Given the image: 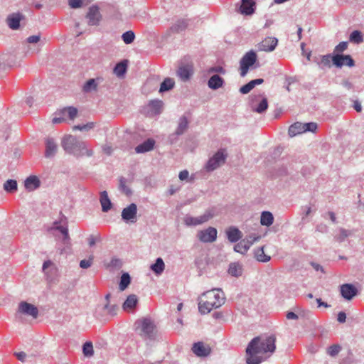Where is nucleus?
<instances>
[{
    "mask_svg": "<svg viewBox=\"0 0 364 364\" xmlns=\"http://www.w3.org/2000/svg\"><path fill=\"white\" fill-rule=\"evenodd\" d=\"M275 335H262L254 338L246 348L247 364H259L264 360L262 355L272 354L276 349Z\"/></svg>",
    "mask_w": 364,
    "mask_h": 364,
    "instance_id": "f257e3e1",
    "label": "nucleus"
},
{
    "mask_svg": "<svg viewBox=\"0 0 364 364\" xmlns=\"http://www.w3.org/2000/svg\"><path fill=\"white\" fill-rule=\"evenodd\" d=\"M225 295L219 289H214L203 293L198 303L201 314H208L211 310L220 307L225 303Z\"/></svg>",
    "mask_w": 364,
    "mask_h": 364,
    "instance_id": "f03ea898",
    "label": "nucleus"
},
{
    "mask_svg": "<svg viewBox=\"0 0 364 364\" xmlns=\"http://www.w3.org/2000/svg\"><path fill=\"white\" fill-rule=\"evenodd\" d=\"M62 146L68 153H72L77 156L86 154L88 156L92 155V151L86 147L83 141H79L72 135L65 136L62 140Z\"/></svg>",
    "mask_w": 364,
    "mask_h": 364,
    "instance_id": "7ed1b4c3",
    "label": "nucleus"
},
{
    "mask_svg": "<svg viewBox=\"0 0 364 364\" xmlns=\"http://www.w3.org/2000/svg\"><path fill=\"white\" fill-rule=\"evenodd\" d=\"M137 329L144 338H152L156 333V325L151 318H144L137 322Z\"/></svg>",
    "mask_w": 364,
    "mask_h": 364,
    "instance_id": "20e7f679",
    "label": "nucleus"
},
{
    "mask_svg": "<svg viewBox=\"0 0 364 364\" xmlns=\"http://www.w3.org/2000/svg\"><path fill=\"white\" fill-rule=\"evenodd\" d=\"M317 127V124L315 122H296L289 127L288 132L290 136H294L306 132H314Z\"/></svg>",
    "mask_w": 364,
    "mask_h": 364,
    "instance_id": "39448f33",
    "label": "nucleus"
},
{
    "mask_svg": "<svg viewBox=\"0 0 364 364\" xmlns=\"http://www.w3.org/2000/svg\"><path fill=\"white\" fill-rule=\"evenodd\" d=\"M257 60L256 53L251 50L247 52L240 60V75L245 77L250 66L253 65Z\"/></svg>",
    "mask_w": 364,
    "mask_h": 364,
    "instance_id": "423d86ee",
    "label": "nucleus"
},
{
    "mask_svg": "<svg viewBox=\"0 0 364 364\" xmlns=\"http://www.w3.org/2000/svg\"><path fill=\"white\" fill-rule=\"evenodd\" d=\"M225 159L226 156L224 154L223 151H218L208 160L205 166L206 170L208 171H212L216 169L225 163Z\"/></svg>",
    "mask_w": 364,
    "mask_h": 364,
    "instance_id": "0eeeda50",
    "label": "nucleus"
},
{
    "mask_svg": "<svg viewBox=\"0 0 364 364\" xmlns=\"http://www.w3.org/2000/svg\"><path fill=\"white\" fill-rule=\"evenodd\" d=\"M217 230L215 228L209 227L207 229L198 232V239L204 243L213 242L217 238Z\"/></svg>",
    "mask_w": 364,
    "mask_h": 364,
    "instance_id": "6e6552de",
    "label": "nucleus"
},
{
    "mask_svg": "<svg viewBox=\"0 0 364 364\" xmlns=\"http://www.w3.org/2000/svg\"><path fill=\"white\" fill-rule=\"evenodd\" d=\"M213 214L210 211H206L203 215L198 217L187 215L184 218L183 221L184 223L188 226H196L208 221L210 218H213Z\"/></svg>",
    "mask_w": 364,
    "mask_h": 364,
    "instance_id": "1a4fd4ad",
    "label": "nucleus"
},
{
    "mask_svg": "<svg viewBox=\"0 0 364 364\" xmlns=\"http://www.w3.org/2000/svg\"><path fill=\"white\" fill-rule=\"evenodd\" d=\"M18 312L32 316L33 318H36L38 315V310L34 305L27 303L26 301H22L18 305Z\"/></svg>",
    "mask_w": 364,
    "mask_h": 364,
    "instance_id": "9d476101",
    "label": "nucleus"
},
{
    "mask_svg": "<svg viewBox=\"0 0 364 364\" xmlns=\"http://www.w3.org/2000/svg\"><path fill=\"white\" fill-rule=\"evenodd\" d=\"M332 62L338 68H341L343 65L348 67L354 66V60L349 55H336L332 57Z\"/></svg>",
    "mask_w": 364,
    "mask_h": 364,
    "instance_id": "9b49d317",
    "label": "nucleus"
},
{
    "mask_svg": "<svg viewBox=\"0 0 364 364\" xmlns=\"http://www.w3.org/2000/svg\"><path fill=\"white\" fill-rule=\"evenodd\" d=\"M192 350L197 356L205 357L210 353L211 348L209 345L203 342H197L193 345Z\"/></svg>",
    "mask_w": 364,
    "mask_h": 364,
    "instance_id": "f8f14e48",
    "label": "nucleus"
},
{
    "mask_svg": "<svg viewBox=\"0 0 364 364\" xmlns=\"http://www.w3.org/2000/svg\"><path fill=\"white\" fill-rule=\"evenodd\" d=\"M277 43L278 41L276 38L267 37L260 43H259V50L271 52L275 49Z\"/></svg>",
    "mask_w": 364,
    "mask_h": 364,
    "instance_id": "ddd939ff",
    "label": "nucleus"
},
{
    "mask_svg": "<svg viewBox=\"0 0 364 364\" xmlns=\"http://www.w3.org/2000/svg\"><path fill=\"white\" fill-rule=\"evenodd\" d=\"M255 2L253 0H242L239 8V13L245 16H250L254 14Z\"/></svg>",
    "mask_w": 364,
    "mask_h": 364,
    "instance_id": "4468645a",
    "label": "nucleus"
},
{
    "mask_svg": "<svg viewBox=\"0 0 364 364\" xmlns=\"http://www.w3.org/2000/svg\"><path fill=\"white\" fill-rule=\"evenodd\" d=\"M341 294L346 300L352 299L357 294V289L353 285L345 284L341 286Z\"/></svg>",
    "mask_w": 364,
    "mask_h": 364,
    "instance_id": "2eb2a0df",
    "label": "nucleus"
},
{
    "mask_svg": "<svg viewBox=\"0 0 364 364\" xmlns=\"http://www.w3.org/2000/svg\"><path fill=\"white\" fill-rule=\"evenodd\" d=\"M89 23L90 25H97L101 18V15L99 11V8L96 6H92L89 9V11L87 14Z\"/></svg>",
    "mask_w": 364,
    "mask_h": 364,
    "instance_id": "dca6fc26",
    "label": "nucleus"
},
{
    "mask_svg": "<svg viewBox=\"0 0 364 364\" xmlns=\"http://www.w3.org/2000/svg\"><path fill=\"white\" fill-rule=\"evenodd\" d=\"M193 66L190 65L179 67L177 71V75L183 81H187L193 74Z\"/></svg>",
    "mask_w": 364,
    "mask_h": 364,
    "instance_id": "f3484780",
    "label": "nucleus"
},
{
    "mask_svg": "<svg viewBox=\"0 0 364 364\" xmlns=\"http://www.w3.org/2000/svg\"><path fill=\"white\" fill-rule=\"evenodd\" d=\"M137 208L136 204L131 203L129 206L124 208L122 212V217L125 220L134 219L136 216Z\"/></svg>",
    "mask_w": 364,
    "mask_h": 364,
    "instance_id": "a211bd4d",
    "label": "nucleus"
},
{
    "mask_svg": "<svg viewBox=\"0 0 364 364\" xmlns=\"http://www.w3.org/2000/svg\"><path fill=\"white\" fill-rule=\"evenodd\" d=\"M225 232L228 240L231 242H236L242 237V232L233 226L228 228Z\"/></svg>",
    "mask_w": 364,
    "mask_h": 364,
    "instance_id": "6ab92c4d",
    "label": "nucleus"
},
{
    "mask_svg": "<svg viewBox=\"0 0 364 364\" xmlns=\"http://www.w3.org/2000/svg\"><path fill=\"white\" fill-rule=\"evenodd\" d=\"M138 303L137 296L134 294H131L127 296V299L122 304V309L127 311H132Z\"/></svg>",
    "mask_w": 364,
    "mask_h": 364,
    "instance_id": "aec40b11",
    "label": "nucleus"
},
{
    "mask_svg": "<svg viewBox=\"0 0 364 364\" xmlns=\"http://www.w3.org/2000/svg\"><path fill=\"white\" fill-rule=\"evenodd\" d=\"M58 150V146L52 139H47L46 141L45 156L48 158L53 156Z\"/></svg>",
    "mask_w": 364,
    "mask_h": 364,
    "instance_id": "412c9836",
    "label": "nucleus"
},
{
    "mask_svg": "<svg viewBox=\"0 0 364 364\" xmlns=\"http://www.w3.org/2000/svg\"><path fill=\"white\" fill-rule=\"evenodd\" d=\"M20 14H12L7 18V23L10 28L13 30L18 29L20 26V21L21 20Z\"/></svg>",
    "mask_w": 364,
    "mask_h": 364,
    "instance_id": "4be33fe9",
    "label": "nucleus"
},
{
    "mask_svg": "<svg viewBox=\"0 0 364 364\" xmlns=\"http://www.w3.org/2000/svg\"><path fill=\"white\" fill-rule=\"evenodd\" d=\"M155 144V141L151 139H149L146 141L143 142L142 144L138 145L135 148V151L136 153H144L154 149Z\"/></svg>",
    "mask_w": 364,
    "mask_h": 364,
    "instance_id": "5701e85b",
    "label": "nucleus"
},
{
    "mask_svg": "<svg viewBox=\"0 0 364 364\" xmlns=\"http://www.w3.org/2000/svg\"><path fill=\"white\" fill-rule=\"evenodd\" d=\"M41 182L36 176H31L25 181V187L28 191H33L40 186Z\"/></svg>",
    "mask_w": 364,
    "mask_h": 364,
    "instance_id": "b1692460",
    "label": "nucleus"
},
{
    "mask_svg": "<svg viewBox=\"0 0 364 364\" xmlns=\"http://www.w3.org/2000/svg\"><path fill=\"white\" fill-rule=\"evenodd\" d=\"M264 82V80L262 78L255 79L251 80L246 85H243L240 87V92L242 94L249 93L256 85H261Z\"/></svg>",
    "mask_w": 364,
    "mask_h": 364,
    "instance_id": "393cba45",
    "label": "nucleus"
},
{
    "mask_svg": "<svg viewBox=\"0 0 364 364\" xmlns=\"http://www.w3.org/2000/svg\"><path fill=\"white\" fill-rule=\"evenodd\" d=\"M224 83L223 79L218 75H214L208 80V85L210 89L217 90L222 87Z\"/></svg>",
    "mask_w": 364,
    "mask_h": 364,
    "instance_id": "a878e982",
    "label": "nucleus"
},
{
    "mask_svg": "<svg viewBox=\"0 0 364 364\" xmlns=\"http://www.w3.org/2000/svg\"><path fill=\"white\" fill-rule=\"evenodd\" d=\"M100 201L102 205V210L103 212H107L111 209L112 203L108 197L107 191H104L100 193Z\"/></svg>",
    "mask_w": 364,
    "mask_h": 364,
    "instance_id": "bb28decb",
    "label": "nucleus"
},
{
    "mask_svg": "<svg viewBox=\"0 0 364 364\" xmlns=\"http://www.w3.org/2000/svg\"><path fill=\"white\" fill-rule=\"evenodd\" d=\"M255 259L261 262H267L270 260V256L266 255L264 251V247H258L255 250Z\"/></svg>",
    "mask_w": 364,
    "mask_h": 364,
    "instance_id": "cd10ccee",
    "label": "nucleus"
},
{
    "mask_svg": "<svg viewBox=\"0 0 364 364\" xmlns=\"http://www.w3.org/2000/svg\"><path fill=\"white\" fill-rule=\"evenodd\" d=\"M127 60H123L119 63H117L114 68V74L118 76L121 77L127 71Z\"/></svg>",
    "mask_w": 364,
    "mask_h": 364,
    "instance_id": "c85d7f7f",
    "label": "nucleus"
},
{
    "mask_svg": "<svg viewBox=\"0 0 364 364\" xmlns=\"http://www.w3.org/2000/svg\"><path fill=\"white\" fill-rule=\"evenodd\" d=\"M274 221V217L270 212L264 211L261 215L260 223L262 225L270 226Z\"/></svg>",
    "mask_w": 364,
    "mask_h": 364,
    "instance_id": "c756f323",
    "label": "nucleus"
},
{
    "mask_svg": "<svg viewBox=\"0 0 364 364\" xmlns=\"http://www.w3.org/2000/svg\"><path fill=\"white\" fill-rule=\"evenodd\" d=\"M228 272L234 277H239L242 273V267L239 263H232L230 264Z\"/></svg>",
    "mask_w": 364,
    "mask_h": 364,
    "instance_id": "7c9ffc66",
    "label": "nucleus"
},
{
    "mask_svg": "<svg viewBox=\"0 0 364 364\" xmlns=\"http://www.w3.org/2000/svg\"><path fill=\"white\" fill-rule=\"evenodd\" d=\"M165 264L161 258H158L156 262L151 266V269L156 274H160L164 270Z\"/></svg>",
    "mask_w": 364,
    "mask_h": 364,
    "instance_id": "2f4dec72",
    "label": "nucleus"
},
{
    "mask_svg": "<svg viewBox=\"0 0 364 364\" xmlns=\"http://www.w3.org/2000/svg\"><path fill=\"white\" fill-rule=\"evenodd\" d=\"M63 116H68L70 119H74L77 114V109L74 107H65L61 110Z\"/></svg>",
    "mask_w": 364,
    "mask_h": 364,
    "instance_id": "473e14b6",
    "label": "nucleus"
},
{
    "mask_svg": "<svg viewBox=\"0 0 364 364\" xmlns=\"http://www.w3.org/2000/svg\"><path fill=\"white\" fill-rule=\"evenodd\" d=\"M188 119L186 117H182L179 119L178 126L176 130V134L177 135L182 134L188 128Z\"/></svg>",
    "mask_w": 364,
    "mask_h": 364,
    "instance_id": "72a5a7b5",
    "label": "nucleus"
},
{
    "mask_svg": "<svg viewBox=\"0 0 364 364\" xmlns=\"http://www.w3.org/2000/svg\"><path fill=\"white\" fill-rule=\"evenodd\" d=\"M174 81L171 78H166L161 84L159 92H163L172 89L174 86Z\"/></svg>",
    "mask_w": 364,
    "mask_h": 364,
    "instance_id": "f704fd0d",
    "label": "nucleus"
},
{
    "mask_svg": "<svg viewBox=\"0 0 364 364\" xmlns=\"http://www.w3.org/2000/svg\"><path fill=\"white\" fill-rule=\"evenodd\" d=\"M260 236H252L250 235L248 237L242 240V242H244L243 245L247 251L250 249V247L257 241L259 240Z\"/></svg>",
    "mask_w": 364,
    "mask_h": 364,
    "instance_id": "c9c22d12",
    "label": "nucleus"
},
{
    "mask_svg": "<svg viewBox=\"0 0 364 364\" xmlns=\"http://www.w3.org/2000/svg\"><path fill=\"white\" fill-rule=\"evenodd\" d=\"M130 277L128 273H124L121 277L119 288L120 291H124L130 284Z\"/></svg>",
    "mask_w": 364,
    "mask_h": 364,
    "instance_id": "e433bc0d",
    "label": "nucleus"
},
{
    "mask_svg": "<svg viewBox=\"0 0 364 364\" xmlns=\"http://www.w3.org/2000/svg\"><path fill=\"white\" fill-rule=\"evenodd\" d=\"M97 83L95 79H90L83 85L82 90L85 92H90L97 89Z\"/></svg>",
    "mask_w": 364,
    "mask_h": 364,
    "instance_id": "4c0bfd02",
    "label": "nucleus"
},
{
    "mask_svg": "<svg viewBox=\"0 0 364 364\" xmlns=\"http://www.w3.org/2000/svg\"><path fill=\"white\" fill-rule=\"evenodd\" d=\"M268 107V102L267 98H263L259 103L258 106L253 107L252 110L257 113L264 112Z\"/></svg>",
    "mask_w": 364,
    "mask_h": 364,
    "instance_id": "58836bf2",
    "label": "nucleus"
},
{
    "mask_svg": "<svg viewBox=\"0 0 364 364\" xmlns=\"http://www.w3.org/2000/svg\"><path fill=\"white\" fill-rule=\"evenodd\" d=\"M122 38L126 44H130L134 41L135 35L132 31H128L122 34Z\"/></svg>",
    "mask_w": 364,
    "mask_h": 364,
    "instance_id": "ea45409f",
    "label": "nucleus"
},
{
    "mask_svg": "<svg viewBox=\"0 0 364 364\" xmlns=\"http://www.w3.org/2000/svg\"><path fill=\"white\" fill-rule=\"evenodd\" d=\"M350 41L356 43L363 42V39L361 33L358 31H353L350 35Z\"/></svg>",
    "mask_w": 364,
    "mask_h": 364,
    "instance_id": "a19ab883",
    "label": "nucleus"
},
{
    "mask_svg": "<svg viewBox=\"0 0 364 364\" xmlns=\"http://www.w3.org/2000/svg\"><path fill=\"white\" fill-rule=\"evenodd\" d=\"M4 189L8 192H12L17 189V183L15 180H8L4 185Z\"/></svg>",
    "mask_w": 364,
    "mask_h": 364,
    "instance_id": "79ce46f5",
    "label": "nucleus"
},
{
    "mask_svg": "<svg viewBox=\"0 0 364 364\" xmlns=\"http://www.w3.org/2000/svg\"><path fill=\"white\" fill-rule=\"evenodd\" d=\"M83 353L85 356H92L93 355V346L91 342H86L82 348Z\"/></svg>",
    "mask_w": 364,
    "mask_h": 364,
    "instance_id": "37998d69",
    "label": "nucleus"
},
{
    "mask_svg": "<svg viewBox=\"0 0 364 364\" xmlns=\"http://www.w3.org/2000/svg\"><path fill=\"white\" fill-rule=\"evenodd\" d=\"M94 127V124L92 122L87 123L83 125H75L73 127V131L80 130V131H88Z\"/></svg>",
    "mask_w": 364,
    "mask_h": 364,
    "instance_id": "c03bdc74",
    "label": "nucleus"
},
{
    "mask_svg": "<svg viewBox=\"0 0 364 364\" xmlns=\"http://www.w3.org/2000/svg\"><path fill=\"white\" fill-rule=\"evenodd\" d=\"M94 257L90 255L87 259H82L80 262V267L82 269H87L90 267L93 262Z\"/></svg>",
    "mask_w": 364,
    "mask_h": 364,
    "instance_id": "a18cd8bd",
    "label": "nucleus"
},
{
    "mask_svg": "<svg viewBox=\"0 0 364 364\" xmlns=\"http://www.w3.org/2000/svg\"><path fill=\"white\" fill-rule=\"evenodd\" d=\"M341 347L338 345H333L328 348V353L331 356H334L339 353Z\"/></svg>",
    "mask_w": 364,
    "mask_h": 364,
    "instance_id": "49530a36",
    "label": "nucleus"
},
{
    "mask_svg": "<svg viewBox=\"0 0 364 364\" xmlns=\"http://www.w3.org/2000/svg\"><path fill=\"white\" fill-rule=\"evenodd\" d=\"M348 235L349 234L347 230L341 229L339 235L336 236V241L341 242L348 236Z\"/></svg>",
    "mask_w": 364,
    "mask_h": 364,
    "instance_id": "de8ad7c7",
    "label": "nucleus"
},
{
    "mask_svg": "<svg viewBox=\"0 0 364 364\" xmlns=\"http://www.w3.org/2000/svg\"><path fill=\"white\" fill-rule=\"evenodd\" d=\"M244 242H242L240 241L237 244H236L234 247V250L237 252L241 253V254H245L247 251L245 248V246L243 245Z\"/></svg>",
    "mask_w": 364,
    "mask_h": 364,
    "instance_id": "09e8293b",
    "label": "nucleus"
},
{
    "mask_svg": "<svg viewBox=\"0 0 364 364\" xmlns=\"http://www.w3.org/2000/svg\"><path fill=\"white\" fill-rule=\"evenodd\" d=\"M347 48H348V43L343 41V42H341L340 43H338L336 46L334 51L337 52V53H341V52H343L344 50H346L347 49Z\"/></svg>",
    "mask_w": 364,
    "mask_h": 364,
    "instance_id": "8fccbe9b",
    "label": "nucleus"
},
{
    "mask_svg": "<svg viewBox=\"0 0 364 364\" xmlns=\"http://www.w3.org/2000/svg\"><path fill=\"white\" fill-rule=\"evenodd\" d=\"M83 0H69V6L73 9H77L82 6Z\"/></svg>",
    "mask_w": 364,
    "mask_h": 364,
    "instance_id": "3c124183",
    "label": "nucleus"
},
{
    "mask_svg": "<svg viewBox=\"0 0 364 364\" xmlns=\"http://www.w3.org/2000/svg\"><path fill=\"white\" fill-rule=\"evenodd\" d=\"M332 57L330 55H323L321 58V64L326 67H331V61H332Z\"/></svg>",
    "mask_w": 364,
    "mask_h": 364,
    "instance_id": "603ef678",
    "label": "nucleus"
},
{
    "mask_svg": "<svg viewBox=\"0 0 364 364\" xmlns=\"http://www.w3.org/2000/svg\"><path fill=\"white\" fill-rule=\"evenodd\" d=\"M57 229L63 235L64 241L65 242L68 241L70 238H69V235H68V229L64 227H58Z\"/></svg>",
    "mask_w": 364,
    "mask_h": 364,
    "instance_id": "864d4df0",
    "label": "nucleus"
},
{
    "mask_svg": "<svg viewBox=\"0 0 364 364\" xmlns=\"http://www.w3.org/2000/svg\"><path fill=\"white\" fill-rule=\"evenodd\" d=\"M208 73H219L225 74V70L221 66H215V67L210 68L208 70Z\"/></svg>",
    "mask_w": 364,
    "mask_h": 364,
    "instance_id": "5fc2aeb1",
    "label": "nucleus"
},
{
    "mask_svg": "<svg viewBox=\"0 0 364 364\" xmlns=\"http://www.w3.org/2000/svg\"><path fill=\"white\" fill-rule=\"evenodd\" d=\"M120 188L122 190V191L126 194V195H129L131 193V190L126 186V185L124 184V182L123 181V179H121L120 180Z\"/></svg>",
    "mask_w": 364,
    "mask_h": 364,
    "instance_id": "6e6d98bb",
    "label": "nucleus"
},
{
    "mask_svg": "<svg viewBox=\"0 0 364 364\" xmlns=\"http://www.w3.org/2000/svg\"><path fill=\"white\" fill-rule=\"evenodd\" d=\"M40 41V36H31L27 38V42L29 43H36Z\"/></svg>",
    "mask_w": 364,
    "mask_h": 364,
    "instance_id": "4d7b16f0",
    "label": "nucleus"
},
{
    "mask_svg": "<svg viewBox=\"0 0 364 364\" xmlns=\"http://www.w3.org/2000/svg\"><path fill=\"white\" fill-rule=\"evenodd\" d=\"M189 173L187 170H183L179 173L178 177L180 180L184 181L188 178Z\"/></svg>",
    "mask_w": 364,
    "mask_h": 364,
    "instance_id": "13d9d810",
    "label": "nucleus"
},
{
    "mask_svg": "<svg viewBox=\"0 0 364 364\" xmlns=\"http://www.w3.org/2000/svg\"><path fill=\"white\" fill-rule=\"evenodd\" d=\"M338 321L340 322V323H344L346 321V314L345 312L343 311H341L338 313Z\"/></svg>",
    "mask_w": 364,
    "mask_h": 364,
    "instance_id": "bf43d9fd",
    "label": "nucleus"
},
{
    "mask_svg": "<svg viewBox=\"0 0 364 364\" xmlns=\"http://www.w3.org/2000/svg\"><path fill=\"white\" fill-rule=\"evenodd\" d=\"M16 355L17 358L21 362H23L26 357V354L24 352L18 353L16 354Z\"/></svg>",
    "mask_w": 364,
    "mask_h": 364,
    "instance_id": "052dcab7",
    "label": "nucleus"
},
{
    "mask_svg": "<svg viewBox=\"0 0 364 364\" xmlns=\"http://www.w3.org/2000/svg\"><path fill=\"white\" fill-rule=\"evenodd\" d=\"M162 102L161 101H152L150 105L154 108H161Z\"/></svg>",
    "mask_w": 364,
    "mask_h": 364,
    "instance_id": "680f3d73",
    "label": "nucleus"
},
{
    "mask_svg": "<svg viewBox=\"0 0 364 364\" xmlns=\"http://www.w3.org/2000/svg\"><path fill=\"white\" fill-rule=\"evenodd\" d=\"M353 108L358 112H360L362 110L361 105L358 101H355L353 103Z\"/></svg>",
    "mask_w": 364,
    "mask_h": 364,
    "instance_id": "e2e57ef3",
    "label": "nucleus"
},
{
    "mask_svg": "<svg viewBox=\"0 0 364 364\" xmlns=\"http://www.w3.org/2000/svg\"><path fill=\"white\" fill-rule=\"evenodd\" d=\"M287 319H297L298 316L294 312H288L287 314Z\"/></svg>",
    "mask_w": 364,
    "mask_h": 364,
    "instance_id": "0e129e2a",
    "label": "nucleus"
},
{
    "mask_svg": "<svg viewBox=\"0 0 364 364\" xmlns=\"http://www.w3.org/2000/svg\"><path fill=\"white\" fill-rule=\"evenodd\" d=\"M316 301L318 304V306H324V307L329 306L326 303L323 302L321 299H316Z\"/></svg>",
    "mask_w": 364,
    "mask_h": 364,
    "instance_id": "69168bd1",
    "label": "nucleus"
},
{
    "mask_svg": "<svg viewBox=\"0 0 364 364\" xmlns=\"http://www.w3.org/2000/svg\"><path fill=\"white\" fill-rule=\"evenodd\" d=\"M52 264V262L50 261H46L43 263V269L45 271L48 267H50Z\"/></svg>",
    "mask_w": 364,
    "mask_h": 364,
    "instance_id": "338daca9",
    "label": "nucleus"
},
{
    "mask_svg": "<svg viewBox=\"0 0 364 364\" xmlns=\"http://www.w3.org/2000/svg\"><path fill=\"white\" fill-rule=\"evenodd\" d=\"M63 121V118H60V117H55L53 119V123H54V124L60 123Z\"/></svg>",
    "mask_w": 364,
    "mask_h": 364,
    "instance_id": "774afa93",
    "label": "nucleus"
}]
</instances>
